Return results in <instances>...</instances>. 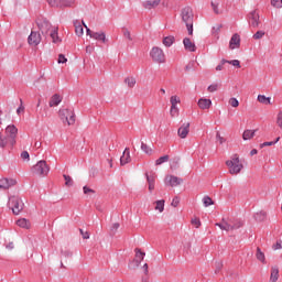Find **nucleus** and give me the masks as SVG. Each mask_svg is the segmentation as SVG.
Returning <instances> with one entry per match:
<instances>
[{
  "label": "nucleus",
  "instance_id": "nucleus-1",
  "mask_svg": "<svg viewBox=\"0 0 282 282\" xmlns=\"http://www.w3.org/2000/svg\"><path fill=\"white\" fill-rule=\"evenodd\" d=\"M181 18L183 23H185L187 28V32L189 36H193V21L195 19V14L193 13V8L185 7L181 10Z\"/></svg>",
  "mask_w": 282,
  "mask_h": 282
},
{
  "label": "nucleus",
  "instance_id": "nucleus-2",
  "mask_svg": "<svg viewBox=\"0 0 282 282\" xmlns=\"http://www.w3.org/2000/svg\"><path fill=\"white\" fill-rule=\"evenodd\" d=\"M230 175H238L243 170V163L239 160V155L234 154L231 160L226 161Z\"/></svg>",
  "mask_w": 282,
  "mask_h": 282
},
{
  "label": "nucleus",
  "instance_id": "nucleus-3",
  "mask_svg": "<svg viewBox=\"0 0 282 282\" xmlns=\"http://www.w3.org/2000/svg\"><path fill=\"white\" fill-rule=\"evenodd\" d=\"M31 173L37 175V177H45L50 173V165H47L45 160H41L31 167Z\"/></svg>",
  "mask_w": 282,
  "mask_h": 282
},
{
  "label": "nucleus",
  "instance_id": "nucleus-4",
  "mask_svg": "<svg viewBox=\"0 0 282 282\" xmlns=\"http://www.w3.org/2000/svg\"><path fill=\"white\" fill-rule=\"evenodd\" d=\"M8 206L9 208L12 209L13 215H19L23 210L25 204H23V200L21 199V197L10 196Z\"/></svg>",
  "mask_w": 282,
  "mask_h": 282
},
{
  "label": "nucleus",
  "instance_id": "nucleus-5",
  "mask_svg": "<svg viewBox=\"0 0 282 282\" xmlns=\"http://www.w3.org/2000/svg\"><path fill=\"white\" fill-rule=\"evenodd\" d=\"M150 56L153 61V63H166V55L164 54V51L160 48L159 46H153L150 51Z\"/></svg>",
  "mask_w": 282,
  "mask_h": 282
},
{
  "label": "nucleus",
  "instance_id": "nucleus-6",
  "mask_svg": "<svg viewBox=\"0 0 282 282\" xmlns=\"http://www.w3.org/2000/svg\"><path fill=\"white\" fill-rule=\"evenodd\" d=\"M7 140H9V144L14 147L17 144V133H19V129L14 127V124L8 126L6 128Z\"/></svg>",
  "mask_w": 282,
  "mask_h": 282
},
{
  "label": "nucleus",
  "instance_id": "nucleus-7",
  "mask_svg": "<svg viewBox=\"0 0 282 282\" xmlns=\"http://www.w3.org/2000/svg\"><path fill=\"white\" fill-rule=\"evenodd\" d=\"M37 28L42 34H50V30H52V23L47 21V19L37 21Z\"/></svg>",
  "mask_w": 282,
  "mask_h": 282
},
{
  "label": "nucleus",
  "instance_id": "nucleus-8",
  "mask_svg": "<svg viewBox=\"0 0 282 282\" xmlns=\"http://www.w3.org/2000/svg\"><path fill=\"white\" fill-rule=\"evenodd\" d=\"M248 21H249V25H251V28H259L260 19H259V13L253 10L248 14Z\"/></svg>",
  "mask_w": 282,
  "mask_h": 282
},
{
  "label": "nucleus",
  "instance_id": "nucleus-9",
  "mask_svg": "<svg viewBox=\"0 0 282 282\" xmlns=\"http://www.w3.org/2000/svg\"><path fill=\"white\" fill-rule=\"evenodd\" d=\"M29 45H33L36 47V45L41 44V33L36 31H32L31 34L28 37Z\"/></svg>",
  "mask_w": 282,
  "mask_h": 282
},
{
  "label": "nucleus",
  "instance_id": "nucleus-10",
  "mask_svg": "<svg viewBox=\"0 0 282 282\" xmlns=\"http://www.w3.org/2000/svg\"><path fill=\"white\" fill-rule=\"evenodd\" d=\"M191 133V122H184L177 130L178 138L184 140Z\"/></svg>",
  "mask_w": 282,
  "mask_h": 282
},
{
  "label": "nucleus",
  "instance_id": "nucleus-11",
  "mask_svg": "<svg viewBox=\"0 0 282 282\" xmlns=\"http://www.w3.org/2000/svg\"><path fill=\"white\" fill-rule=\"evenodd\" d=\"M241 47V36L235 33L229 41V50H239Z\"/></svg>",
  "mask_w": 282,
  "mask_h": 282
},
{
  "label": "nucleus",
  "instance_id": "nucleus-12",
  "mask_svg": "<svg viewBox=\"0 0 282 282\" xmlns=\"http://www.w3.org/2000/svg\"><path fill=\"white\" fill-rule=\"evenodd\" d=\"M182 182H184V180L180 178L175 175H169L165 177V184L167 186H172V188L175 186H180V184H182Z\"/></svg>",
  "mask_w": 282,
  "mask_h": 282
},
{
  "label": "nucleus",
  "instance_id": "nucleus-13",
  "mask_svg": "<svg viewBox=\"0 0 282 282\" xmlns=\"http://www.w3.org/2000/svg\"><path fill=\"white\" fill-rule=\"evenodd\" d=\"M11 186H17V180L14 178H1L0 180V188L2 191H8Z\"/></svg>",
  "mask_w": 282,
  "mask_h": 282
},
{
  "label": "nucleus",
  "instance_id": "nucleus-14",
  "mask_svg": "<svg viewBox=\"0 0 282 282\" xmlns=\"http://www.w3.org/2000/svg\"><path fill=\"white\" fill-rule=\"evenodd\" d=\"M161 2L162 0H145L142 2V7L145 10H155V8H158V6H160Z\"/></svg>",
  "mask_w": 282,
  "mask_h": 282
},
{
  "label": "nucleus",
  "instance_id": "nucleus-15",
  "mask_svg": "<svg viewBox=\"0 0 282 282\" xmlns=\"http://www.w3.org/2000/svg\"><path fill=\"white\" fill-rule=\"evenodd\" d=\"M134 252H135V259H134L135 265L140 267V263L144 261V257H147V253L142 251L140 248H135Z\"/></svg>",
  "mask_w": 282,
  "mask_h": 282
},
{
  "label": "nucleus",
  "instance_id": "nucleus-16",
  "mask_svg": "<svg viewBox=\"0 0 282 282\" xmlns=\"http://www.w3.org/2000/svg\"><path fill=\"white\" fill-rule=\"evenodd\" d=\"M129 162H131V151L129 148H126L122 156L120 158V164L121 166H124L126 164H129Z\"/></svg>",
  "mask_w": 282,
  "mask_h": 282
},
{
  "label": "nucleus",
  "instance_id": "nucleus-17",
  "mask_svg": "<svg viewBox=\"0 0 282 282\" xmlns=\"http://www.w3.org/2000/svg\"><path fill=\"white\" fill-rule=\"evenodd\" d=\"M198 107H199V109H203V110L210 109V107H213V100L206 99V98H200L198 100Z\"/></svg>",
  "mask_w": 282,
  "mask_h": 282
},
{
  "label": "nucleus",
  "instance_id": "nucleus-18",
  "mask_svg": "<svg viewBox=\"0 0 282 282\" xmlns=\"http://www.w3.org/2000/svg\"><path fill=\"white\" fill-rule=\"evenodd\" d=\"M183 45L187 52H196L197 46H195V43H192V41L188 37H185L183 40Z\"/></svg>",
  "mask_w": 282,
  "mask_h": 282
},
{
  "label": "nucleus",
  "instance_id": "nucleus-19",
  "mask_svg": "<svg viewBox=\"0 0 282 282\" xmlns=\"http://www.w3.org/2000/svg\"><path fill=\"white\" fill-rule=\"evenodd\" d=\"M61 102H63V97H61L58 94H55L51 97L48 105L50 107H58Z\"/></svg>",
  "mask_w": 282,
  "mask_h": 282
},
{
  "label": "nucleus",
  "instance_id": "nucleus-20",
  "mask_svg": "<svg viewBox=\"0 0 282 282\" xmlns=\"http://www.w3.org/2000/svg\"><path fill=\"white\" fill-rule=\"evenodd\" d=\"M50 36L52 39V43H62L63 40L58 36V28H54L50 31Z\"/></svg>",
  "mask_w": 282,
  "mask_h": 282
},
{
  "label": "nucleus",
  "instance_id": "nucleus-21",
  "mask_svg": "<svg viewBox=\"0 0 282 282\" xmlns=\"http://www.w3.org/2000/svg\"><path fill=\"white\" fill-rule=\"evenodd\" d=\"M90 39H95V41H102V43H107V35L105 34V32H95L90 34Z\"/></svg>",
  "mask_w": 282,
  "mask_h": 282
},
{
  "label": "nucleus",
  "instance_id": "nucleus-22",
  "mask_svg": "<svg viewBox=\"0 0 282 282\" xmlns=\"http://www.w3.org/2000/svg\"><path fill=\"white\" fill-rule=\"evenodd\" d=\"M72 110H69V109H59V111H58V113H59V118H61V120H62V122H67V119L69 118V112H70Z\"/></svg>",
  "mask_w": 282,
  "mask_h": 282
},
{
  "label": "nucleus",
  "instance_id": "nucleus-23",
  "mask_svg": "<svg viewBox=\"0 0 282 282\" xmlns=\"http://www.w3.org/2000/svg\"><path fill=\"white\" fill-rule=\"evenodd\" d=\"M279 281V267L271 268L270 282Z\"/></svg>",
  "mask_w": 282,
  "mask_h": 282
},
{
  "label": "nucleus",
  "instance_id": "nucleus-24",
  "mask_svg": "<svg viewBox=\"0 0 282 282\" xmlns=\"http://www.w3.org/2000/svg\"><path fill=\"white\" fill-rule=\"evenodd\" d=\"M257 100L261 102V105H272V98L265 97V95H258Z\"/></svg>",
  "mask_w": 282,
  "mask_h": 282
},
{
  "label": "nucleus",
  "instance_id": "nucleus-25",
  "mask_svg": "<svg viewBox=\"0 0 282 282\" xmlns=\"http://www.w3.org/2000/svg\"><path fill=\"white\" fill-rule=\"evenodd\" d=\"M216 226L220 228V230H232V225L228 224L226 219L223 218V223H216Z\"/></svg>",
  "mask_w": 282,
  "mask_h": 282
},
{
  "label": "nucleus",
  "instance_id": "nucleus-26",
  "mask_svg": "<svg viewBox=\"0 0 282 282\" xmlns=\"http://www.w3.org/2000/svg\"><path fill=\"white\" fill-rule=\"evenodd\" d=\"M17 226H19L20 228H25L28 230L30 229V220L25 218L18 219Z\"/></svg>",
  "mask_w": 282,
  "mask_h": 282
},
{
  "label": "nucleus",
  "instance_id": "nucleus-27",
  "mask_svg": "<svg viewBox=\"0 0 282 282\" xmlns=\"http://www.w3.org/2000/svg\"><path fill=\"white\" fill-rule=\"evenodd\" d=\"M254 133H257V130H245L242 140H252V138H254Z\"/></svg>",
  "mask_w": 282,
  "mask_h": 282
},
{
  "label": "nucleus",
  "instance_id": "nucleus-28",
  "mask_svg": "<svg viewBox=\"0 0 282 282\" xmlns=\"http://www.w3.org/2000/svg\"><path fill=\"white\" fill-rule=\"evenodd\" d=\"M173 43H175V36H173V35L165 36L163 39V45H165V47H171V45H173Z\"/></svg>",
  "mask_w": 282,
  "mask_h": 282
},
{
  "label": "nucleus",
  "instance_id": "nucleus-29",
  "mask_svg": "<svg viewBox=\"0 0 282 282\" xmlns=\"http://www.w3.org/2000/svg\"><path fill=\"white\" fill-rule=\"evenodd\" d=\"M256 257L258 259V261H261V263H265V253H263V251H261V248H257V253Z\"/></svg>",
  "mask_w": 282,
  "mask_h": 282
},
{
  "label": "nucleus",
  "instance_id": "nucleus-30",
  "mask_svg": "<svg viewBox=\"0 0 282 282\" xmlns=\"http://www.w3.org/2000/svg\"><path fill=\"white\" fill-rule=\"evenodd\" d=\"M74 0H59V8H72Z\"/></svg>",
  "mask_w": 282,
  "mask_h": 282
},
{
  "label": "nucleus",
  "instance_id": "nucleus-31",
  "mask_svg": "<svg viewBox=\"0 0 282 282\" xmlns=\"http://www.w3.org/2000/svg\"><path fill=\"white\" fill-rule=\"evenodd\" d=\"M124 83H126V85H128V87L130 89H133V87H135L137 82H135L134 77H126Z\"/></svg>",
  "mask_w": 282,
  "mask_h": 282
},
{
  "label": "nucleus",
  "instance_id": "nucleus-32",
  "mask_svg": "<svg viewBox=\"0 0 282 282\" xmlns=\"http://www.w3.org/2000/svg\"><path fill=\"white\" fill-rule=\"evenodd\" d=\"M145 177H147L148 184H155L156 175L154 172H150V174L145 173Z\"/></svg>",
  "mask_w": 282,
  "mask_h": 282
},
{
  "label": "nucleus",
  "instance_id": "nucleus-33",
  "mask_svg": "<svg viewBox=\"0 0 282 282\" xmlns=\"http://www.w3.org/2000/svg\"><path fill=\"white\" fill-rule=\"evenodd\" d=\"M66 122H67L68 126L75 124V122H76V115L74 113L73 110H70Z\"/></svg>",
  "mask_w": 282,
  "mask_h": 282
},
{
  "label": "nucleus",
  "instance_id": "nucleus-34",
  "mask_svg": "<svg viewBox=\"0 0 282 282\" xmlns=\"http://www.w3.org/2000/svg\"><path fill=\"white\" fill-rule=\"evenodd\" d=\"M8 144H10V141L8 140V138L3 137L0 133V149H6V147H8Z\"/></svg>",
  "mask_w": 282,
  "mask_h": 282
},
{
  "label": "nucleus",
  "instance_id": "nucleus-35",
  "mask_svg": "<svg viewBox=\"0 0 282 282\" xmlns=\"http://www.w3.org/2000/svg\"><path fill=\"white\" fill-rule=\"evenodd\" d=\"M203 204H204L205 208H208V206H213V204H215V202H213V198H210V196H204Z\"/></svg>",
  "mask_w": 282,
  "mask_h": 282
},
{
  "label": "nucleus",
  "instance_id": "nucleus-36",
  "mask_svg": "<svg viewBox=\"0 0 282 282\" xmlns=\"http://www.w3.org/2000/svg\"><path fill=\"white\" fill-rule=\"evenodd\" d=\"M256 221H265V212H259L254 214Z\"/></svg>",
  "mask_w": 282,
  "mask_h": 282
},
{
  "label": "nucleus",
  "instance_id": "nucleus-37",
  "mask_svg": "<svg viewBox=\"0 0 282 282\" xmlns=\"http://www.w3.org/2000/svg\"><path fill=\"white\" fill-rule=\"evenodd\" d=\"M170 159L169 154H165L163 156H160L156 161H155V165L160 166L161 164H164V162H167Z\"/></svg>",
  "mask_w": 282,
  "mask_h": 282
},
{
  "label": "nucleus",
  "instance_id": "nucleus-38",
  "mask_svg": "<svg viewBox=\"0 0 282 282\" xmlns=\"http://www.w3.org/2000/svg\"><path fill=\"white\" fill-rule=\"evenodd\" d=\"M155 204V210H159V213H164V199L156 200Z\"/></svg>",
  "mask_w": 282,
  "mask_h": 282
},
{
  "label": "nucleus",
  "instance_id": "nucleus-39",
  "mask_svg": "<svg viewBox=\"0 0 282 282\" xmlns=\"http://www.w3.org/2000/svg\"><path fill=\"white\" fill-rule=\"evenodd\" d=\"M63 177L65 180V186H68V187L74 186V180H72V176L64 174Z\"/></svg>",
  "mask_w": 282,
  "mask_h": 282
},
{
  "label": "nucleus",
  "instance_id": "nucleus-40",
  "mask_svg": "<svg viewBox=\"0 0 282 282\" xmlns=\"http://www.w3.org/2000/svg\"><path fill=\"white\" fill-rule=\"evenodd\" d=\"M141 151H144L147 155H151V153H153V150L144 142L141 143Z\"/></svg>",
  "mask_w": 282,
  "mask_h": 282
},
{
  "label": "nucleus",
  "instance_id": "nucleus-41",
  "mask_svg": "<svg viewBox=\"0 0 282 282\" xmlns=\"http://www.w3.org/2000/svg\"><path fill=\"white\" fill-rule=\"evenodd\" d=\"M75 33L77 34V36H83V34L85 33L83 25L75 23Z\"/></svg>",
  "mask_w": 282,
  "mask_h": 282
},
{
  "label": "nucleus",
  "instance_id": "nucleus-42",
  "mask_svg": "<svg viewBox=\"0 0 282 282\" xmlns=\"http://www.w3.org/2000/svg\"><path fill=\"white\" fill-rule=\"evenodd\" d=\"M227 64L237 67V69H241V62L239 59L228 61Z\"/></svg>",
  "mask_w": 282,
  "mask_h": 282
},
{
  "label": "nucleus",
  "instance_id": "nucleus-43",
  "mask_svg": "<svg viewBox=\"0 0 282 282\" xmlns=\"http://www.w3.org/2000/svg\"><path fill=\"white\" fill-rule=\"evenodd\" d=\"M47 3L51 8H61V0H47Z\"/></svg>",
  "mask_w": 282,
  "mask_h": 282
},
{
  "label": "nucleus",
  "instance_id": "nucleus-44",
  "mask_svg": "<svg viewBox=\"0 0 282 282\" xmlns=\"http://www.w3.org/2000/svg\"><path fill=\"white\" fill-rule=\"evenodd\" d=\"M263 36H265L264 31H258L257 33L253 34L254 41H259V39H263Z\"/></svg>",
  "mask_w": 282,
  "mask_h": 282
},
{
  "label": "nucleus",
  "instance_id": "nucleus-45",
  "mask_svg": "<svg viewBox=\"0 0 282 282\" xmlns=\"http://www.w3.org/2000/svg\"><path fill=\"white\" fill-rule=\"evenodd\" d=\"M226 63L228 64V59H221L219 65L216 66V72H221V69H224V66L226 65Z\"/></svg>",
  "mask_w": 282,
  "mask_h": 282
},
{
  "label": "nucleus",
  "instance_id": "nucleus-46",
  "mask_svg": "<svg viewBox=\"0 0 282 282\" xmlns=\"http://www.w3.org/2000/svg\"><path fill=\"white\" fill-rule=\"evenodd\" d=\"M170 113H171L172 118H175V116H177V113H180V109H177V106H171Z\"/></svg>",
  "mask_w": 282,
  "mask_h": 282
},
{
  "label": "nucleus",
  "instance_id": "nucleus-47",
  "mask_svg": "<svg viewBox=\"0 0 282 282\" xmlns=\"http://www.w3.org/2000/svg\"><path fill=\"white\" fill-rule=\"evenodd\" d=\"M123 32V36L128 40V41H133V39L131 37V32H129V29L123 28L122 29Z\"/></svg>",
  "mask_w": 282,
  "mask_h": 282
},
{
  "label": "nucleus",
  "instance_id": "nucleus-48",
  "mask_svg": "<svg viewBox=\"0 0 282 282\" xmlns=\"http://www.w3.org/2000/svg\"><path fill=\"white\" fill-rule=\"evenodd\" d=\"M191 224H192V226L199 228V226H202V220H199V218L195 217L191 220Z\"/></svg>",
  "mask_w": 282,
  "mask_h": 282
},
{
  "label": "nucleus",
  "instance_id": "nucleus-49",
  "mask_svg": "<svg viewBox=\"0 0 282 282\" xmlns=\"http://www.w3.org/2000/svg\"><path fill=\"white\" fill-rule=\"evenodd\" d=\"M271 6L273 8L280 9V8H282V0H271Z\"/></svg>",
  "mask_w": 282,
  "mask_h": 282
},
{
  "label": "nucleus",
  "instance_id": "nucleus-50",
  "mask_svg": "<svg viewBox=\"0 0 282 282\" xmlns=\"http://www.w3.org/2000/svg\"><path fill=\"white\" fill-rule=\"evenodd\" d=\"M217 89H219V85H217V84H212V85H209L208 88H207V90H208L210 94L217 91Z\"/></svg>",
  "mask_w": 282,
  "mask_h": 282
},
{
  "label": "nucleus",
  "instance_id": "nucleus-51",
  "mask_svg": "<svg viewBox=\"0 0 282 282\" xmlns=\"http://www.w3.org/2000/svg\"><path fill=\"white\" fill-rule=\"evenodd\" d=\"M276 124H278L279 128L282 129V110H280L278 116H276Z\"/></svg>",
  "mask_w": 282,
  "mask_h": 282
},
{
  "label": "nucleus",
  "instance_id": "nucleus-52",
  "mask_svg": "<svg viewBox=\"0 0 282 282\" xmlns=\"http://www.w3.org/2000/svg\"><path fill=\"white\" fill-rule=\"evenodd\" d=\"M170 101L172 107H177V104L180 102V98L177 96H172Z\"/></svg>",
  "mask_w": 282,
  "mask_h": 282
},
{
  "label": "nucleus",
  "instance_id": "nucleus-53",
  "mask_svg": "<svg viewBox=\"0 0 282 282\" xmlns=\"http://www.w3.org/2000/svg\"><path fill=\"white\" fill-rule=\"evenodd\" d=\"M229 105L231 107H239V100L237 98L232 97L229 99Z\"/></svg>",
  "mask_w": 282,
  "mask_h": 282
},
{
  "label": "nucleus",
  "instance_id": "nucleus-54",
  "mask_svg": "<svg viewBox=\"0 0 282 282\" xmlns=\"http://www.w3.org/2000/svg\"><path fill=\"white\" fill-rule=\"evenodd\" d=\"M276 144V141H267L260 144V149H263V147H274Z\"/></svg>",
  "mask_w": 282,
  "mask_h": 282
},
{
  "label": "nucleus",
  "instance_id": "nucleus-55",
  "mask_svg": "<svg viewBox=\"0 0 282 282\" xmlns=\"http://www.w3.org/2000/svg\"><path fill=\"white\" fill-rule=\"evenodd\" d=\"M83 191H84V195H89V193H91V194L96 193V191H94L93 188L88 187L87 185H85L83 187Z\"/></svg>",
  "mask_w": 282,
  "mask_h": 282
},
{
  "label": "nucleus",
  "instance_id": "nucleus-56",
  "mask_svg": "<svg viewBox=\"0 0 282 282\" xmlns=\"http://www.w3.org/2000/svg\"><path fill=\"white\" fill-rule=\"evenodd\" d=\"M221 24H216L212 30L213 34H219V32H221Z\"/></svg>",
  "mask_w": 282,
  "mask_h": 282
},
{
  "label": "nucleus",
  "instance_id": "nucleus-57",
  "mask_svg": "<svg viewBox=\"0 0 282 282\" xmlns=\"http://www.w3.org/2000/svg\"><path fill=\"white\" fill-rule=\"evenodd\" d=\"M118 228H120V224H119V223H115V224L111 226V228H110V232H111L112 235H115V232L118 231Z\"/></svg>",
  "mask_w": 282,
  "mask_h": 282
},
{
  "label": "nucleus",
  "instance_id": "nucleus-58",
  "mask_svg": "<svg viewBox=\"0 0 282 282\" xmlns=\"http://www.w3.org/2000/svg\"><path fill=\"white\" fill-rule=\"evenodd\" d=\"M171 206L177 208V206H180V197L175 196L171 203Z\"/></svg>",
  "mask_w": 282,
  "mask_h": 282
},
{
  "label": "nucleus",
  "instance_id": "nucleus-59",
  "mask_svg": "<svg viewBox=\"0 0 282 282\" xmlns=\"http://www.w3.org/2000/svg\"><path fill=\"white\" fill-rule=\"evenodd\" d=\"M243 226V223L241 220H238L236 224L231 225V230H237Z\"/></svg>",
  "mask_w": 282,
  "mask_h": 282
},
{
  "label": "nucleus",
  "instance_id": "nucleus-60",
  "mask_svg": "<svg viewBox=\"0 0 282 282\" xmlns=\"http://www.w3.org/2000/svg\"><path fill=\"white\" fill-rule=\"evenodd\" d=\"M221 268H224V263L221 261L216 262L215 273L217 274L218 272H220Z\"/></svg>",
  "mask_w": 282,
  "mask_h": 282
},
{
  "label": "nucleus",
  "instance_id": "nucleus-61",
  "mask_svg": "<svg viewBox=\"0 0 282 282\" xmlns=\"http://www.w3.org/2000/svg\"><path fill=\"white\" fill-rule=\"evenodd\" d=\"M272 248H273L274 250H281V248H282V241H281V240H278L276 243H274V245L272 246Z\"/></svg>",
  "mask_w": 282,
  "mask_h": 282
},
{
  "label": "nucleus",
  "instance_id": "nucleus-62",
  "mask_svg": "<svg viewBox=\"0 0 282 282\" xmlns=\"http://www.w3.org/2000/svg\"><path fill=\"white\" fill-rule=\"evenodd\" d=\"M57 63H67V57H65L63 54H59L58 55V59H57Z\"/></svg>",
  "mask_w": 282,
  "mask_h": 282
},
{
  "label": "nucleus",
  "instance_id": "nucleus-63",
  "mask_svg": "<svg viewBox=\"0 0 282 282\" xmlns=\"http://www.w3.org/2000/svg\"><path fill=\"white\" fill-rule=\"evenodd\" d=\"M79 232H80L83 239H89V231H85L83 229H79Z\"/></svg>",
  "mask_w": 282,
  "mask_h": 282
},
{
  "label": "nucleus",
  "instance_id": "nucleus-64",
  "mask_svg": "<svg viewBox=\"0 0 282 282\" xmlns=\"http://www.w3.org/2000/svg\"><path fill=\"white\" fill-rule=\"evenodd\" d=\"M21 158H22V160H30V153L28 151H23L21 153Z\"/></svg>",
  "mask_w": 282,
  "mask_h": 282
}]
</instances>
